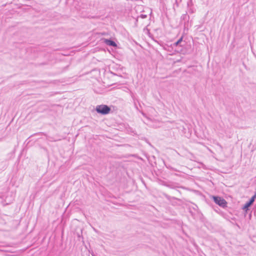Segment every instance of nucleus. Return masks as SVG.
Returning a JSON list of instances; mask_svg holds the SVG:
<instances>
[{
  "label": "nucleus",
  "instance_id": "f257e3e1",
  "mask_svg": "<svg viewBox=\"0 0 256 256\" xmlns=\"http://www.w3.org/2000/svg\"><path fill=\"white\" fill-rule=\"evenodd\" d=\"M95 110L97 113L102 115H106L111 111V108L106 104H100L96 106Z\"/></svg>",
  "mask_w": 256,
  "mask_h": 256
},
{
  "label": "nucleus",
  "instance_id": "f03ea898",
  "mask_svg": "<svg viewBox=\"0 0 256 256\" xmlns=\"http://www.w3.org/2000/svg\"><path fill=\"white\" fill-rule=\"evenodd\" d=\"M212 198L214 202L223 208L227 206V202L224 198L217 196H213Z\"/></svg>",
  "mask_w": 256,
  "mask_h": 256
},
{
  "label": "nucleus",
  "instance_id": "7ed1b4c3",
  "mask_svg": "<svg viewBox=\"0 0 256 256\" xmlns=\"http://www.w3.org/2000/svg\"><path fill=\"white\" fill-rule=\"evenodd\" d=\"M185 44V42H183V36L180 37L176 42H174L172 45V48L176 47L175 51L180 52L182 50V47Z\"/></svg>",
  "mask_w": 256,
  "mask_h": 256
},
{
  "label": "nucleus",
  "instance_id": "20e7f679",
  "mask_svg": "<svg viewBox=\"0 0 256 256\" xmlns=\"http://www.w3.org/2000/svg\"><path fill=\"white\" fill-rule=\"evenodd\" d=\"M256 194H254V196H253L250 200L246 202V204L244 205L243 207H242V209L243 210H244V211H247L248 210H249V208L252 204L254 203V200H255V198H256Z\"/></svg>",
  "mask_w": 256,
  "mask_h": 256
},
{
  "label": "nucleus",
  "instance_id": "39448f33",
  "mask_svg": "<svg viewBox=\"0 0 256 256\" xmlns=\"http://www.w3.org/2000/svg\"><path fill=\"white\" fill-rule=\"evenodd\" d=\"M104 42L106 45L108 46L113 47L117 46L116 44L111 38H104Z\"/></svg>",
  "mask_w": 256,
  "mask_h": 256
},
{
  "label": "nucleus",
  "instance_id": "423d86ee",
  "mask_svg": "<svg viewBox=\"0 0 256 256\" xmlns=\"http://www.w3.org/2000/svg\"><path fill=\"white\" fill-rule=\"evenodd\" d=\"M189 19H190V16H188L187 14V13L186 12V14H183L181 17H180V20H184V28H186V26H187V23H188V20H189Z\"/></svg>",
  "mask_w": 256,
  "mask_h": 256
},
{
  "label": "nucleus",
  "instance_id": "0eeeda50",
  "mask_svg": "<svg viewBox=\"0 0 256 256\" xmlns=\"http://www.w3.org/2000/svg\"><path fill=\"white\" fill-rule=\"evenodd\" d=\"M187 5L188 7L192 6V0H190L187 3Z\"/></svg>",
  "mask_w": 256,
  "mask_h": 256
},
{
  "label": "nucleus",
  "instance_id": "6e6552de",
  "mask_svg": "<svg viewBox=\"0 0 256 256\" xmlns=\"http://www.w3.org/2000/svg\"><path fill=\"white\" fill-rule=\"evenodd\" d=\"M164 196H165V197H166L168 200H170V199L171 197H170V196H168V194H164Z\"/></svg>",
  "mask_w": 256,
  "mask_h": 256
},
{
  "label": "nucleus",
  "instance_id": "1a4fd4ad",
  "mask_svg": "<svg viewBox=\"0 0 256 256\" xmlns=\"http://www.w3.org/2000/svg\"><path fill=\"white\" fill-rule=\"evenodd\" d=\"M140 17L142 18H146V15H145V14H141L140 15Z\"/></svg>",
  "mask_w": 256,
  "mask_h": 256
},
{
  "label": "nucleus",
  "instance_id": "9d476101",
  "mask_svg": "<svg viewBox=\"0 0 256 256\" xmlns=\"http://www.w3.org/2000/svg\"><path fill=\"white\" fill-rule=\"evenodd\" d=\"M189 12H190L191 13L194 12V11L191 8L190 9Z\"/></svg>",
  "mask_w": 256,
  "mask_h": 256
},
{
  "label": "nucleus",
  "instance_id": "9b49d317",
  "mask_svg": "<svg viewBox=\"0 0 256 256\" xmlns=\"http://www.w3.org/2000/svg\"><path fill=\"white\" fill-rule=\"evenodd\" d=\"M91 254L92 255V256H96L93 252L91 253Z\"/></svg>",
  "mask_w": 256,
  "mask_h": 256
},
{
  "label": "nucleus",
  "instance_id": "f8f14e48",
  "mask_svg": "<svg viewBox=\"0 0 256 256\" xmlns=\"http://www.w3.org/2000/svg\"><path fill=\"white\" fill-rule=\"evenodd\" d=\"M78 237L80 238V236L79 234H78Z\"/></svg>",
  "mask_w": 256,
  "mask_h": 256
},
{
  "label": "nucleus",
  "instance_id": "ddd939ff",
  "mask_svg": "<svg viewBox=\"0 0 256 256\" xmlns=\"http://www.w3.org/2000/svg\"><path fill=\"white\" fill-rule=\"evenodd\" d=\"M190 212L191 214H192V216H193V212H192L191 211H190Z\"/></svg>",
  "mask_w": 256,
  "mask_h": 256
},
{
  "label": "nucleus",
  "instance_id": "4468645a",
  "mask_svg": "<svg viewBox=\"0 0 256 256\" xmlns=\"http://www.w3.org/2000/svg\"><path fill=\"white\" fill-rule=\"evenodd\" d=\"M176 3L178 4L177 0H176Z\"/></svg>",
  "mask_w": 256,
  "mask_h": 256
},
{
  "label": "nucleus",
  "instance_id": "2eb2a0df",
  "mask_svg": "<svg viewBox=\"0 0 256 256\" xmlns=\"http://www.w3.org/2000/svg\"><path fill=\"white\" fill-rule=\"evenodd\" d=\"M255 208H256V205L255 206Z\"/></svg>",
  "mask_w": 256,
  "mask_h": 256
}]
</instances>
